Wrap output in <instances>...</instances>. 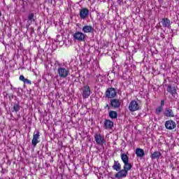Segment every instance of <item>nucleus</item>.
Masks as SVG:
<instances>
[{
	"instance_id": "1",
	"label": "nucleus",
	"mask_w": 179,
	"mask_h": 179,
	"mask_svg": "<svg viewBox=\"0 0 179 179\" xmlns=\"http://www.w3.org/2000/svg\"><path fill=\"white\" fill-rule=\"evenodd\" d=\"M55 65H57L59 66L57 69V73L59 78L65 79V78H68V76H69V67L62 66V64L59 63V62L58 61L55 62Z\"/></svg>"
},
{
	"instance_id": "2",
	"label": "nucleus",
	"mask_w": 179,
	"mask_h": 179,
	"mask_svg": "<svg viewBox=\"0 0 179 179\" xmlns=\"http://www.w3.org/2000/svg\"><path fill=\"white\" fill-rule=\"evenodd\" d=\"M141 106L139 105L138 101H136L135 100L131 101L129 103V107H128V109L131 113H134L135 111H139V110H141Z\"/></svg>"
},
{
	"instance_id": "3",
	"label": "nucleus",
	"mask_w": 179,
	"mask_h": 179,
	"mask_svg": "<svg viewBox=\"0 0 179 179\" xmlns=\"http://www.w3.org/2000/svg\"><path fill=\"white\" fill-rule=\"evenodd\" d=\"M105 96L107 99H115L117 97V90L114 87H109L105 92Z\"/></svg>"
},
{
	"instance_id": "4",
	"label": "nucleus",
	"mask_w": 179,
	"mask_h": 179,
	"mask_svg": "<svg viewBox=\"0 0 179 179\" xmlns=\"http://www.w3.org/2000/svg\"><path fill=\"white\" fill-rule=\"evenodd\" d=\"M73 37L76 41H85L86 40V34L79 31L74 33Z\"/></svg>"
},
{
	"instance_id": "5",
	"label": "nucleus",
	"mask_w": 179,
	"mask_h": 179,
	"mask_svg": "<svg viewBox=\"0 0 179 179\" xmlns=\"http://www.w3.org/2000/svg\"><path fill=\"white\" fill-rule=\"evenodd\" d=\"M37 143H40V131H36L34 132L31 145L34 148L37 146Z\"/></svg>"
},
{
	"instance_id": "6",
	"label": "nucleus",
	"mask_w": 179,
	"mask_h": 179,
	"mask_svg": "<svg viewBox=\"0 0 179 179\" xmlns=\"http://www.w3.org/2000/svg\"><path fill=\"white\" fill-rule=\"evenodd\" d=\"M94 139H95V141L96 142V143L98 145H99L100 146H103V145H104V143H106V140L104 139V136H101V134H96L94 135Z\"/></svg>"
},
{
	"instance_id": "7",
	"label": "nucleus",
	"mask_w": 179,
	"mask_h": 179,
	"mask_svg": "<svg viewBox=\"0 0 179 179\" xmlns=\"http://www.w3.org/2000/svg\"><path fill=\"white\" fill-rule=\"evenodd\" d=\"M91 94L92 91L90 90V87L89 85H85L83 87V99H89Z\"/></svg>"
},
{
	"instance_id": "8",
	"label": "nucleus",
	"mask_w": 179,
	"mask_h": 179,
	"mask_svg": "<svg viewBox=\"0 0 179 179\" xmlns=\"http://www.w3.org/2000/svg\"><path fill=\"white\" fill-rule=\"evenodd\" d=\"M118 172L115 173V178L122 179L125 178L128 176V172L125 169H120L117 171Z\"/></svg>"
},
{
	"instance_id": "9",
	"label": "nucleus",
	"mask_w": 179,
	"mask_h": 179,
	"mask_svg": "<svg viewBox=\"0 0 179 179\" xmlns=\"http://www.w3.org/2000/svg\"><path fill=\"white\" fill-rule=\"evenodd\" d=\"M176 127H177V124L173 120H170L165 122V128L169 131H172V129H174Z\"/></svg>"
},
{
	"instance_id": "10",
	"label": "nucleus",
	"mask_w": 179,
	"mask_h": 179,
	"mask_svg": "<svg viewBox=\"0 0 179 179\" xmlns=\"http://www.w3.org/2000/svg\"><path fill=\"white\" fill-rule=\"evenodd\" d=\"M165 86L167 87L166 91L168 93L171 94L172 97H176V94H177V89H176V87H173L171 85H165Z\"/></svg>"
},
{
	"instance_id": "11",
	"label": "nucleus",
	"mask_w": 179,
	"mask_h": 179,
	"mask_svg": "<svg viewBox=\"0 0 179 179\" xmlns=\"http://www.w3.org/2000/svg\"><path fill=\"white\" fill-rule=\"evenodd\" d=\"M110 106L113 108H120V107H121V101L117 99L112 98V99H110Z\"/></svg>"
},
{
	"instance_id": "12",
	"label": "nucleus",
	"mask_w": 179,
	"mask_h": 179,
	"mask_svg": "<svg viewBox=\"0 0 179 179\" xmlns=\"http://www.w3.org/2000/svg\"><path fill=\"white\" fill-rule=\"evenodd\" d=\"M161 23L163 27H165L166 29H171V22L170 21V19H169L168 17L162 18L161 20Z\"/></svg>"
},
{
	"instance_id": "13",
	"label": "nucleus",
	"mask_w": 179,
	"mask_h": 179,
	"mask_svg": "<svg viewBox=\"0 0 179 179\" xmlns=\"http://www.w3.org/2000/svg\"><path fill=\"white\" fill-rule=\"evenodd\" d=\"M89 16V9L83 8L80 10V17L85 20Z\"/></svg>"
},
{
	"instance_id": "14",
	"label": "nucleus",
	"mask_w": 179,
	"mask_h": 179,
	"mask_svg": "<svg viewBox=\"0 0 179 179\" xmlns=\"http://www.w3.org/2000/svg\"><path fill=\"white\" fill-rule=\"evenodd\" d=\"M82 31L83 33H94L96 30L91 25H85L83 27Z\"/></svg>"
},
{
	"instance_id": "15",
	"label": "nucleus",
	"mask_w": 179,
	"mask_h": 179,
	"mask_svg": "<svg viewBox=\"0 0 179 179\" xmlns=\"http://www.w3.org/2000/svg\"><path fill=\"white\" fill-rule=\"evenodd\" d=\"M164 115H165V117H176V115H174V112L170 108H166L165 109V110L164 112Z\"/></svg>"
},
{
	"instance_id": "16",
	"label": "nucleus",
	"mask_w": 179,
	"mask_h": 179,
	"mask_svg": "<svg viewBox=\"0 0 179 179\" xmlns=\"http://www.w3.org/2000/svg\"><path fill=\"white\" fill-rule=\"evenodd\" d=\"M114 127V122L110 120H106L104 122L105 129H111Z\"/></svg>"
},
{
	"instance_id": "17",
	"label": "nucleus",
	"mask_w": 179,
	"mask_h": 179,
	"mask_svg": "<svg viewBox=\"0 0 179 179\" xmlns=\"http://www.w3.org/2000/svg\"><path fill=\"white\" fill-rule=\"evenodd\" d=\"M162 156V152L159 151H155L153 153L150 155V159L152 160H159L160 159V157Z\"/></svg>"
},
{
	"instance_id": "18",
	"label": "nucleus",
	"mask_w": 179,
	"mask_h": 179,
	"mask_svg": "<svg viewBox=\"0 0 179 179\" xmlns=\"http://www.w3.org/2000/svg\"><path fill=\"white\" fill-rule=\"evenodd\" d=\"M20 110V104L19 101L14 103L13 108H11L12 113H17Z\"/></svg>"
},
{
	"instance_id": "19",
	"label": "nucleus",
	"mask_w": 179,
	"mask_h": 179,
	"mask_svg": "<svg viewBox=\"0 0 179 179\" xmlns=\"http://www.w3.org/2000/svg\"><path fill=\"white\" fill-rule=\"evenodd\" d=\"M136 155L137 157H143L145 156V150L142 148H136Z\"/></svg>"
},
{
	"instance_id": "20",
	"label": "nucleus",
	"mask_w": 179,
	"mask_h": 179,
	"mask_svg": "<svg viewBox=\"0 0 179 179\" xmlns=\"http://www.w3.org/2000/svg\"><path fill=\"white\" fill-rule=\"evenodd\" d=\"M108 115L112 120H115L118 117V113L115 110H110L108 112Z\"/></svg>"
},
{
	"instance_id": "21",
	"label": "nucleus",
	"mask_w": 179,
	"mask_h": 179,
	"mask_svg": "<svg viewBox=\"0 0 179 179\" xmlns=\"http://www.w3.org/2000/svg\"><path fill=\"white\" fill-rule=\"evenodd\" d=\"M113 170H115L116 171H120L121 170V164L118 161H114V164L113 165Z\"/></svg>"
},
{
	"instance_id": "22",
	"label": "nucleus",
	"mask_w": 179,
	"mask_h": 179,
	"mask_svg": "<svg viewBox=\"0 0 179 179\" xmlns=\"http://www.w3.org/2000/svg\"><path fill=\"white\" fill-rule=\"evenodd\" d=\"M27 20L28 22H36V15H34V13H29L27 16Z\"/></svg>"
},
{
	"instance_id": "23",
	"label": "nucleus",
	"mask_w": 179,
	"mask_h": 179,
	"mask_svg": "<svg viewBox=\"0 0 179 179\" xmlns=\"http://www.w3.org/2000/svg\"><path fill=\"white\" fill-rule=\"evenodd\" d=\"M120 157H121L122 162H123L124 164L128 163V162H129V157L125 153H122L120 155Z\"/></svg>"
},
{
	"instance_id": "24",
	"label": "nucleus",
	"mask_w": 179,
	"mask_h": 179,
	"mask_svg": "<svg viewBox=\"0 0 179 179\" xmlns=\"http://www.w3.org/2000/svg\"><path fill=\"white\" fill-rule=\"evenodd\" d=\"M131 169H132V164H131V163H129V162H124L123 169L125 170L128 173V171H129V170H131Z\"/></svg>"
},
{
	"instance_id": "25",
	"label": "nucleus",
	"mask_w": 179,
	"mask_h": 179,
	"mask_svg": "<svg viewBox=\"0 0 179 179\" xmlns=\"http://www.w3.org/2000/svg\"><path fill=\"white\" fill-rule=\"evenodd\" d=\"M20 80L23 82L24 84L27 83V85H31V81L27 78H25L24 75L20 76Z\"/></svg>"
},
{
	"instance_id": "26",
	"label": "nucleus",
	"mask_w": 179,
	"mask_h": 179,
	"mask_svg": "<svg viewBox=\"0 0 179 179\" xmlns=\"http://www.w3.org/2000/svg\"><path fill=\"white\" fill-rule=\"evenodd\" d=\"M97 17H99V20L100 22H103V20H104V18L106 17V14L101 13H98Z\"/></svg>"
},
{
	"instance_id": "27",
	"label": "nucleus",
	"mask_w": 179,
	"mask_h": 179,
	"mask_svg": "<svg viewBox=\"0 0 179 179\" xmlns=\"http://www.w3.org/2000/svg\"><path fill=\"white\" fill-rule=\"evenodd\" d=\"M162 111H163V107L160 106H157L155 109V114H157V115H160V114H162Z\"/></svg>"
},
{
	"instance_id": "28",
	"label": "nucleus",
	"mask_w": 179,
	"mask_h": 179,
	"mask_svg": "<svg viewBox=\"0 0 179 179\" xmlns=\"http://www.w3.org/2000/svg\"><path fill=\"white\" fill-rule=\"evenodd\" d=\"M41 55H44V50L43 48H38V57L41 58Z\"/></svg>"
},
{
	"instance_id": "29",
	"label": "nucleus",
	"mask_w": 179,
	"mask_h": 179,
	"mask_svg": "<svg viewBox=\"0 0 179 179\" xmlns=\"http://www.w3.org/2000/svg\"><path fill=\"white\" fill-rule=\"evenodd\" d=\"M107 176H108V178L115 179V178L113 176V172H110L109 173H108Z\"/></svg>"
},
{
	"instance_id": "30",
	"label": "nucleus",
	"mask_w": 179,
	"mask_h": 179,
	"mask_svg": "<svg viewBox=\"0 0 179 179\" xmlns=\"http://www.w3.org/2000/svg\"><path fill=\"white\" fill-rule=\"evenodd\" d=\"M164 104H165L164 100H162L161 105L159 106L163 108V107H164Z\"/></svg>"
},
{
	"instance_id": "31",
	"label": "nucleus",
	"mask_w": 179,
	"mask_h": 179,
	"mask_svg": "<svg viewBox=\"0 0 179 179\" xmlns=\"http://www.w3.org/2000/svg\"><path fill=\"white\" fill-rule=\"evenodd\" d=\"M160 37H161V38H166V36L164 35V34L163 32H162L160 34Z\"/></svg>"
},
{
	"instance_id": "32",
	"label": "nucleus",
	"mask_w": 179,
	"mask_h": 179,
	"mask_svg": "<svg viewBox=\"0 0 179 179\" xmlns=\"http://www.w3.org/2000/svg\"><path fill=\"white\" fill-rule=\"evenodd\" d=\"M13 97H15V96H13V94H11L8 96L10 101L13 99Z\"/></svg>"
},
{
	"instance_id": "33",
	"label": "nucleus",
	"mask_w": 179,
	"mask_h": 179,
	"mask_svg": "<svg viewBox=\"0 0 179 179\" xmlns=\"http://www.w3.org/2000/svg\"><path fill=\"white\" fill-rule=\"evenodd\" d=\"M104 108H108V110H110V105L107 104Z\"/></svg>"
},
{
	"instance_id": "34",
	"label": "nucleus",
	"mask_w": 179,
	"mask_h": 179,
	"mask_svg": "<svg viewBox=\"0 0 179 179\" xmlns=\"http://www.w3.org/2000/svg\"><path fill=\"white\" fill-rule=\"evenodd\" d=\"M53 1H54L55 3H57V2H60V3H61L62 0H53Z\"/></svg>"
},
{
	"instance_id": "35",
	"label": "nucleus",
	"mask_w": 179,
	"mask_h": 179,
	"mask_svg": "<svg viewBox=\"0 0 179 179\" xmlns=\"http://www.w3.org/2000/svg\"><path fill=\"white\" fill-rule=\"evenodd\" d=\"M11 86V90H16V88L15 87H13V85H10Z\"/></svg>"
},
{
	"instance_id": "36",
	"label": "nucleus",
	"mask_w": 179,
	"mask_h": 179,
	"mask_svg": "<svg viewBox=\"0 0 179 179\" xmlns=\"http://www.w3.org/2000/svg\"><path fill=\"white\" fill-rule=\"evenodd\" d=\"M166 83H167V80H164V83H163V85H164L166 86V85H167V84H166Z\"/></svg>"
},
{
	"instance_id": "37",
	"label": "nucleus",
	"mask_w": 179,
	"mask_h": 179,
	"mask_svg": "<svg viewBox=\"0 0 179 179\" xmlns=\"http://www.w3.org/2000/svg\"><path fill=\"white\" fill-rule=\"evenodd\" d=\"M117 3H119V5H121V0H117Z\"/></svg>"
},
{
	"instance_id": "38",
	"label": "nucleus",
	"mask_w": 179,
	"mask_h": 179,
	"mask_svg": "<svg viewBox=\"0 0 179 179\" xmlns=\"http://www.w3.org/2000/svg\"><path fill=\"white\" fill-rule=\"evenodd\" d=\"M7 163L8 164H11L12 162L10 160H8Z\"/></svg>"
},
{
	"instance_id": "39",
	"label": "nucleus",
	"mask_w": 179,
	"mask_h": 179,
	"mask_svg": "<svg viewBox=\"0 0 179 179\" xmlns=\"http://www.w3.org/2000/svg\"><path fill=\"white\" fill-rule=\"evenodd\" d=\"M50 3H52V0H48Z\"/></svg>"
},
{
	"instance_id": "40",
	"label": "nucleus",
	"mask_w": 179,
	"mask_h": 179,
	"mask_svg": "<svg viewBox=\"0 0 179 179\" xmlns=\"http://www.w3.org/2000/svg\"><path fill=\"white\" fill-rule=\"evenodd\" d=\"M59 37H61V36H59V35L57 36V38H59Z\"/></svg>"
},
{
	"instance_id": "41",
	"label": "nucleus",
	"mask_w": 179,
	"mask_h": 179,
	"mask_svg": "<svg viewBox=\"0 0 179 179\" xmlns=\"http://www.w3.org/2000/svg\"><path fill=\"white\" fill-rule=\"evenodd\" d=\"M57 41H58V42L59 43V41H59V40L57 39Z\"/></svg>"
},
{
	"instance_id": "42",
	"label": "nucleus",
	"mask_w": 179,
	"mask_h": 179,
	"mask_svg": "<svg viewBox=\"0 0 179 179\" xmlns=\"http://www.w3.org/2000/svg\"><path fill=\"white\" fill-rule=\"evenodd\" d=\"M0 179H3V178H0Z\"/></svg>"
},
{
	"instance_id": "43",
	"label": "nucleus",
	"mask_w": 179,
	"mask_h": 179,
	"mask_svg": "<svg viewBox=\"0 0 179 179\" xmlns=\"http://www.w3.org/2000/svg\"><path fill=\"white\" fill-rule=\"evenodd\" d=\"M6 157H7V159H8V156H7Z\"/></svg>"
}]
</instances>
